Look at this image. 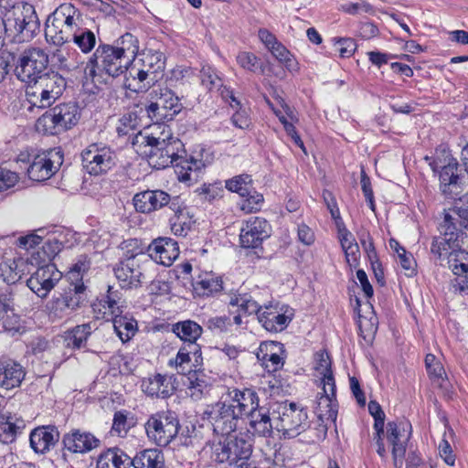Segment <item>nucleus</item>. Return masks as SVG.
<instances>
[{"label": "nucleus", "mask_w": 468, "mask_h": 468, "mask_svg": "<svg viewBox=\"0 0 468 468\" xmlns=\"http://www.w3.org/2000/svg\"><path fill=\"white\" fill-rule=\"evenodd\" d=\"M194 289L200 295L210 296L223 289V282L215 274L206 273L195 282Z\"/></svg>", "instance_id": "nucleus-46"}, {"label": "nucleus", "mask_w": 468, "mask_h": 468, "mask_svg": "<svg viewBox=\"0 0 468 468\" xmlns=\"http://www.w3.org/2000/svg\"><path fill=\"white\" fill-rule=\"evenodd\" d=\"M144 428L150 440L158 446H166L178 434L179 420L174 411H158L150 416Z\"/></svg>", "instance_id": "nucleus-12"}, {"label": "nucleus", "mask_w": 468, "mask_h": 468, "mask_svg": "<svg viewBox=\"0 0 468 468\" xmlns=\"http://www.w3.org/2000/svg\"><path fill=\"white\" fill-rule=\"evenodd\" d=\"M179 255L177 243L170 238H159L155 239L148 248V255L152 261L170 266Z\"/></svg>", "instance_id": "nucleus-23"}, {"label": "nucleus", "mask_w": 468, "mask_h": 468, "mask_svg": "<svg viewBox=\"0 0 468 468\" xmlns=\"http://www.w3.org/2000/svg\"><path fill=\"white\" fill-rule=\"evenodd\" d=\"M246 388H229L220 399L204 412L218 435H229L243 422L244 411L239 408L245 405Z\"/></svg>", "instance_id": "nucleus-3"}, {"label": "nucleus", "mask_w": 468, "mask_h": 468, "mask_svg": "<svg viewBox=\"0 0 468 468\" xmlns=\"http://www.w3.org/2000/svg\"><path fill=\"white\" fill-rule=\"evenodd\" d=\"M142 389L151 397L167 398L172 395L174 386L170 377L156 374L143 381Z\"/></svg>", "instance_id": "nucleus-31"}, {"label": "nucleus", "mask_w": 468, "mask_h": 468, "mask_svg": "<svg viewBox=\"0 0 468 468\" xmlns=\"http://www.w3.org/2000/svg\"><path fill=\"white\" fill-rule=\"evenodd\" d=\"M243 199L239 203V207L246 213H252L260 209L261 203L263 202V197L261 194L253 191V188H250V194L245 197H241Z\"/></svg>", "instance_id": "nucleus-54"}, {"label": "nucleus", "mask_w": 468, "mask_h": 468, "mask_svg": "<svg viewBox=\"0 0 468 468\" xmlns=\"http://www.w3.org/2000/svg\"><path fill=\"white\" fill-rule=\"evenodd\" d=\"M170 224L172 231L178 236H186L191 227L183 208L176 210L174 217L170 218Z\"/></svg>", "instance_id": "nucleus-52"}, {"label": "nucleus", "mask_w": 468, "mask_h": 468, "mask_svg": "<svg viewBox=\"0 0 468 468\" xmlns=\"http://www.w3.org/2000/svg\"><path fill=\"white\" fill-rule=\"evenodd\" d=\"M29 272V263L22 257L6 260L0 263V277L7 284L18 282Z\"/></svg>", "instance_id": "nucleus-30"}, {"label": "nucleus", "mask_w": 468, "mask_h": 468, "mask_svg": "<svg viewBox=\"0 0 468 468\" xmlns=\"http://www.w3.org/2000/svg\"><path fill=\"white\" fill-rule=\"evenodd\" d=\"M153 265L144 253H139L122 261L114 268V274L122 288H137L152 277L149 269Z\"/></svg>", "instance_id": "nucleus-10"}, {"label": "nucleus", "mask_w": 468, "mask_h": 468, "mask_svg": "<svg viewBox=\"0 0 468 468\" xmlns=\"http://www.w3.org/2000/svg\"><path fill=\"white\" fill-rule=\"evenodd\" d=\"M271 235V226L266 219L259 217L250 218L241 229L239 240L244 248H258Z\"/></svg>", "instance_id": "nucleus-20"}, {"label": "nucleus", "mask_w": 468, "mask_h": 468, "mask_svg": "<svg viewBox=\"0 0 468 468\" xmlns=\"http://www.w3.org/2000/svg\"><path fill=\"white\" fill-rule=\"evenodd\" d=\"M468 252L463 250H453L447 257L448 268L453 274L461 277L465 271H468Z\"/></svg>", "instance_id": "nucleus-48"}, {"label": "nucleus", "mask_w": 468, "mask_h": 468, "mask_svg": "<svg viewBox=\"0 0 468 468\" xmlns=\"http://www.w3.org/2000/svg\"><path fill=\"white\" fill-rule=\"evenodd\" d=\"M147 74L149 80L154 83L165 69V56L161 51L149 49L142 54V58L136 61Z\"/></svg>", "instance_id": "nucleus-32"}, {"label": "nucleus", "mask_w": 468, "mask_h": 468, "mask_svg": "<svg viewBox=\"0 0 468 468\" xmlns=\"http://www.w3.org/2000/svg\"><path fill=\"white\" fill-rule=\"evenodd\" d=\"M53 13L60 19L65 20L68 27H72L74 30L80 28V13L72 5H61Z\"/></svg>", "instance_id": "nucleus-49"}, {"label": "nucleus", "mask_w": 468, "mask_h": 468, "mask_svg": "<svg viewBox=\"0 0 468 468\" xmlns=\"http://www.w3.org/2000/svg\"><path fill=\"white\" fill-rule=\"evenodd\" d=\"M201 83L209 90H220L222 88V79L218 72L210 67H203L201 69Z\"/></svg>", "instance_id": "nucleus-53"}, {"label": "nucleus", "mask_w": 468, "mask_h": 468, "mask_svg": "<svg viewBox=\"0 0 468 468\" xmlns=\"http://www.w3.org/2000/svg\"><path fill=\"white\" fill-rule=\"evenodd\" d=\"M227 301L229 306L238 307L239 313L243 314H256L261 326L271 333L283 331L294 316V311L289 305L281 303H270L261 306L247 292L231 291L228 293Z\"/></svg>", "instance_id": "nucleus-2"}, {"label": "nucleus", "mask_w": 468, "mask_h": 468, "mask_svg": "<svg viewBox=\"0 0 468 468\" xmlns=\"http://www.w3.org/2000/svg\"><path fill=\"white\" fill-rule=\"evenodd\" d=\"M130 426L127 422V415L124 411H117L114 414L112 433L119 437H124Z\"/></svg>", "instance_id": "nucleus-60"}, {"label": "nucleus", "mask_w": 468, "mask_h": 468, "mask_svg": "<svg viewBox=\"0 0 468 468\" xmlns=\"http://www.w3.org/2000/svg\"><path fill=\"white\" fill-rule=\"evenodd\" d=\"M131 458L120 449H109L97 461V468H128Z\"/></svg>", "instance_id": "nucleus-40"}, {"label": "nucleus", "mask_w": 468, "mask_h": 468, "mask_svg": "<svg viewBox=\"0 0 468 468\" xmlns=\"http://www.w3.org/2000/svg\"><path fill=\"white\" fill-rule=\"evenodd\" d=\"M252 180L249 175H239L226 181V188L231 192L238 193L240 197L250 194Z\"/></svg>", "instance_id": "nucleus-51"}, {"label": "nucleus", "mask_w": 468, "mask_h": 468, "mask_svg": "<svg viewBox=\"0 0 468 468\" xmlns=\"http://www.w3.org/2000/svg\"><path fill=\"white\" fill-rule=\"evenodd\" d=\"M102 301L104 302L103 307H107L112 315L122 314L121 293L118 290H113V287L109 286L107 294Z\"/></svg>", "instance_id": "nucleus-58"}, {"label": "nucleus", "mask_w": 468, "mask_h": 468, "mask_svg": "<svg viewBox=\"0 0 468 468\" xmlns=\"http://www.w3.org/2000/svg\"><path fill=\"white\" fill-rule=\"evenodd\" d=\"M83 169L92 176H100L110 171L116 163L114 151L103 143H94L81 152Z\"/></svg>", "instance_id": "nucleus-14"}, {"label": "nucleus", "mask_w": 468, "mask_h": 468, "mask_svg": "<svg viewBox=\"0 0 468 468\" xmlns=\"http://www.w3.org/2000/svg\"><path fill=\"white\" fill-rule=\"evenodd\" d=\"M19 176L16 173L0 168V192L13 187L18 182Z\"/></svg>", "instance_id": "nucleus-64"}, {"label": "nucleus", "mask_w": 468, "mask_h": 468, "mask_svg": "<svg viewBox=\"0 0 468 468\" xmlns=\"http://www.w3.org/2000/svg\"><path fill=\"white\" fill-rule=\"evenodd\" d=\"M282 346L271 342L261 345V360L269 371H276L283 366V357L280 355Z\"/></svg>", "instance_id": "nucleus-37"}, {"label": "nucleus", "mask_w": 468, "mask_h": 468, "mask_svg": "<svg viewBox=\"0 0 468 468\" xmlns=\"http://www.w3.org/2000/svg\"><path fill=\"white\" fill-rule=\"evenodd\" d=\"M85 286L82 282L70 284L65 293L54 296L46 304V312L51 320L69 316L84 301Z\"/></svg>", "instance_id": "nucleus-16"}, {"label": "nucleus", "mask_w": 468, "mask_h": 468, "mask_svg": "<svg viewBox=\"0 0 468 468\" xmlns=\"http://www.w3.org/2000/svg\"><path fill=\"white\" fill-rule=\"evenodd\" d=\"M100 440L93 434L73 430L63 436L64 449L72 453H86L100 446Z\"/></svg>", "instance_id": "nucleus-24"}, {"label": "nucleus", "mask_w": 468, "mask_h": 468, "mask_svg": "<svg viewBox=\"0 0 468 468\" xmlns=\"http://www.w3.org/2000/svg\"><path fill=\"white\" fill-rule=\"evenodd\" d=\"M238 64L246 70L255 71L259 67V58L250 52H239L237 56Z\"/></svg>", "instance_id": "nucleus-61"}, {"label": "nucleus", "mask_w": 468, "mask_h": 468, "mask_svg": "<svg viewBox=\"0 0 468 468\" xmlns=\"http://www.w3.org/2000/svg\"><path fill=\"white\" fill-rule=\"evenodd\" d=\"M25 377L23 367L14 362L5 361L0 363V387L11 389L20 385Z\"/></svg>", "instance_id": "nucleus-33"}, {"label": "nucleus", "mask_w": 468, "mask_h": 468, "mask_svg": "<svg viewBox=\"0 0 468 468\" xmlns=\"http://www.w3.org/2000/svg\"><path fill=\"white\" fill-rule=\"evenodd\" d=\"M333 41L335 51L341 58L351 57L356 49V42L350 37L334 38Z\"/></svg>", "instance_id": "nucleus-56"}, {"label": "nucleus", "mask_w": 468, "mask_h": 468, "mask_svg": "<svg viewBox=\"0 0 468 468\" xmlns=\"http://www.w3.org/2000/svg\"><path fill=\"white\" fill-rule=\"evenodd\" d=\"M41 250L44 255L42 261L45 262L47 260L50 261L60 251L61 243L56 239H48L44 242Z\"/></svg>", "instance_id": "nucleus-63"}, {"label": "nucleus", "mask_w": 468, "mask_h": 468, "mask_svg": "<svg viewBox=\"0 0 468 468\" xmlns=\"http://www.w3.org/2000/svg\"><path fill=\"white\" fill-rule=\"evenodd\" d=\"M202 352L197 343L186 344L177 352L176 356L169 360L168 365L176 367L177 373L186 374L196 370L202 364Z\"/></svg>", "instance_id": "nucleus-21"}, {"label": "nucleus", "mask_w": 468, "mask_h": 468, "mask_svg": "<svg viewBox=\"0 0 468 468\" xmlns=\"http://www.w3.org/2000/svg\"><path fill=\"white\" fill-rule=\"evenodd\" d=\"M7 35L19 37V40L32 39L40 28V22L35 7L30 4H24L21 7L9 11L5 17Z\"/></svg>", "instance_id": "nucleus-7"}, {"label": "nucleus", "mask_w": 468, "mask_h": 468, "mask_svg": "<svg viewBox=\"0 0 468 468\" xmlns=\"http://www.w3.org/2000/svg\"><path fill=\"white\" fill-rule=\"evenodd\" d=\"M27 84L25 97L26 102L28 104V111L43 110L54 103L37 80Z\"/></svg>", "instance_id": "nucleus-34"}, {"label": "nucleus", "mask_w": 468, "mask_h": 468, "mask_svg": "<svg viewBox=\"0 0 468 468\" xmlns=\"http://www.w3.org/2000/svg\"><path fill=\"white\" fill-rule=\"evenodd\" d=\"M272 414H277L275 429L288 438L296 437L308 427L306 410L295 403H281Z\"/></svg>", "instance_id": "nucleus-13"}, {"label": "nucleus", "mask_w": 468, "mask_h": 468, "mask_svg": "<svg viewBox=\"0 0 468 468\" xmlns=\"http://www.w3.org/2000/svg\"><path fill=\"white\" fill-rule=\"evenodd\" d=\"M368 411L375 420L374 429L376 430L375 439H377V452L378 455L383 458L386 456L387 453L382 438V436L384 435L385 413L382 410L381 406L377 401L374 400L369 401Z\"/></svg>", "instance_id": "nucleus-39"}, {"label": "nucleus", "mask_w": 468, "mask_h": 468, "mask_svg": "<svg viewBox=\"0 0 468 468\" xmlns=\"http://www.w3.org/2000/svg\"><path fill=\"white\" fill-rule=\"evenodd\" d=\"M252 444L242 437L235 436L226 439L216 445L214 450L215 461L227 463L239 468H256L250 460Z\"/></svg>", "instance_id": "nucleus-9"}, {"label": "nucleus", "mask_w": 468, "mask_h": 468, "mask_svg": "<svg viewBox=\"0 0 468 468\" xmlns=\"http://www.w3.org/2000/svg\"><path fill=\"white\" fill-rule=\"evenodd\" d=\"M452 207L444 208V222L449 224L448 229H455L456 218L452 217V212L459 218L468 221V192H464L460 197L452 200Z\"/></svg>", "instance_id": "nucleus-43"}, {"label": "nucleus", "mask_w": 468, "mask_h": 468, "mask_svg": "<svg viewBox=\"0 0 468 468\" xmlns=\"http://www.w3.org/2000/svg\"><path fill=\"white\" fill-rule=\"evenodd\" d=\"M239 408L248 419L249 432L253 436L271 437L276 417H271L269 410L260 405V398L255 390L246 388L245 405Z\"/></svg>", "instance_id": "nucleus-5"}, {"label": "nucleus", "mask_w": 468, "mask_h": 468, "mask_svg": "<svg viewBox=\"0 0 468 468\" xmlns=\"http://www.w3.org/2000/svg\"><path fill=\"white\" fill-rule=\"evenodd\" d=\"M62 273L54 264H46L39 267L27 281V285L37 296L47 297L49 292L61 280Z\"/></svg>", "instance_id": "nucleus-19"}, {"label": "nucleus", "mask_w": 468, "mask_h": 468, "mask_svg": "<svg viewBox=\"0 0 468 468\" xmlns=\"http://www.w3.org/2000/svg\"><path fill=\"white\" fill-rule=\"evenodd\" d=\"M91 332L92 327L90 324L77 325L72 330L67 332L65 338L66 346L72 348L82 347Z\"/></svg>", "instance_id": "nucleus-47"}, {"label": "nucleus", "mask_w": 468, "mask_h": 468, "mask_svg": "<svg viewBox=\"0 0 468 468\" xmlns=\"http://www.w3.org/2000/svg\"><path fill=\"white\" fill-rule=\"evenodd\" d=\"M56 48L51 51V61L58 69L64 71H73L84 64L81 56L69 46L54 45Z\"/></svg>", "instance_id": "nucleus-25"}, {"label": "nucleus", "mask_w": 468, "mask_h": 468, "mask_svg": "<svg viewBox=\"0 0 468 468\" xmlns=\"http://www.w3.org/2000/svg\"><path fill=\"white\" fill-rule=\"evenodd\" d=\"M75 34L76 30L68 27L65 20L60 19L54 13L48 16L45 28V37L48 43L53 45L68 44Z\"/></svg>", "instance_id": "nucleus-26"}, {"label": "nucleus", "mask_w": 468, "mask_h": 468, "mask_svg": "<svg viewBox=\"0 0 468 468\" xmlns=\"http://www.w3.org/2000/svg\"><path fill=\"white\" fill-rule=\"evenodd\" d=\"M339 10L348 15H357L361 12L373 13V6L367 1L361 0L356 3L347 2L339 6Z\"/></svg>", "instance_id": "nucleus-59"}, {"label": "nucleus", "mask_w": 468, "mask_h": 468, "mask_svg": "<svg viewBox=\"0 0 468 468\" xmlns=\"http://www.w3.org/2000/svg\"><path fill=\"white\" fill-rule=\"evenodd\" d=\"M170 195L160 189L142 191L135 194L133 198V206L140 213H151L161 209L170 204Z\"/></svg>", "instance_id": "nucleus-22"}, {"label": "nucleus", "mask_w": 468, "mask_h": 468, "mask_svg": "<svg viewBox=\"0 0 468 468\" xmlns=\"http://www.w3.org/2000/svg\"><path fill=\"white\" fill-rule=\"evenodd\" d=\"M63 163V155L60 151L53 149L42 153L34 157L27 168L30 179L42 182L49 179Z\"/></svg>", "instance_id": "nucleus-18"}, {"label": "nucleus", "mask_w": 468, "mask_h": 468, "mask_svg": "<svg viewBox=\"0 0 468 468\" xmlns=\"http://www.w3.org/2000/svg\"><path fill=\"white\" fill-rule=\"evenodd\" d=\"M443 436L444 439L442 441V444H441L443 454H441V458H443V461L446 464L453 466L455 463L456 456L453 453V450L450 441H453V439H448V437L452 438L454 436L453 430L452 428H448V431H445Z\"/></svg>", "instance_id": "nucleus-55"}, {"label": "nucleus", "mask_w": 468, "mask_h": 468, "mask_svg": "<svg viewBox=\"0 0 468 468\" xmlns=\"http://www.w3.org/2000/svg\"><path fill=\"white\" fill-rule=\"evenodd\" d=\"M48 55L44 49L36 47L26 48L18 57L15 75L25 83H31L46 73Z\"/></svg>", "instance_id": "nucleus-11"}, {"label": "nucleus", "mask_w": 468, "mask_h": 468, "mask_svg": "<svg viewBox=\"0 0 468 468\" xmlns=\"http://www.w3.org/2000/svg\"><path fill=\"white\" fill-rule=\"evenodd\" d=\"M130 465L134 468H165V457L158 449H145L131 458Z\"/></svg>", "instance_id": "nucleus-35"}, {"label": "nucleus", "mask_w": 468, "mask_h": 468, "mask_svg": "<svg viewBox=\"0 0 468 468\" xmlns=\"http://www.w3.org/2000/svg\"><path fill=\"white\" fill-rule=\"evenodd\" d=\"M124 82L123 86L133 92L146 91L152 85L154 84L153 80H149L150 74L144 71L136 60L133 61L124 70Z\"/></svg>", "instance_id": "nucleus-29"}, {"label": "nucleus", "mask_w": 468, "mask_h": 468, "mask_svg": "<svg viewBox=\"0 0 468 468\" xmlns=\"http://www.w3.org/2000/svg\"><path fill=\"white\" fill-rule=\"evenodd\" d=\"M172 332L186 344H192L201 336L203 329L197 323L185 320L172 324Z\"/></svg>", "instance_id": "nucleus-42"}, {"label": "nucleus", "mask_w": 468, "mask_h": 468, "mask_svg": "<svg viewBox=\"0 0 468 468\" xmlns=\"http://www.w3.org/2000/svg\"><path fill=\"white\" fill-rule=\"evenodd\" d=\"M24 427V421L14 417L5 408H0V441L6 443L13 441L17 431Z\"/></svg>", "instance_id": "nucleus-38"}, {"label": "nucleus", "mask_w": 468, "mask_h": 468, "mask_svg": "<svg viewBox=\"0 0 468 468\" xmlns=\"http://www.w3.org/2000/svg\"><path fill=\"white\" fill-rule=\"evenodd\" d=\"M136 142L149 148L144 154L154 168L163 169L174 165L178 180L188 185L197 182L201 176L204 162L186 156L184 144L172 135L168 127L162 126L159 133H140L136 136Z\"/></svg>", "instance_id": "nucleus-1"}, {"label": "nucleus", "mask_w": 468, "mask_h": 468, "mask_svg": "<svg viewBox=\"0 0 468 468\" xmlns=\"http://www.w3.org/2000/svg\"><path fill=\"white\" fill-rule=\"evenodd\" d=\"M411 431V424L406 420L390 421L387 424V440L392 447V456L396 467L402 465Z\"/></svg>", "instance_id": "nucleus-17"}, {"label": "nucleus", "mask_w": 468, "mask_h": 468, "mask_svg": "<svg viewBox=\"0 0 468 468\" xmlns=\"http://www.w3.org/2000/svg\"><path fill=\"white\" fill-rule=\"evenodd\" d=\"M80 119L79 108L74 103L59 104L46 112L36 123L37 130L46 134H56L70 129Z\"/></svg>", "instance_id": "nucleus-8"}, {"label": "nucleus", "mask_w": 468, "mask_h": 468, "mask_svg": "<svg viewBox=\"0 0 468 468\" xmlns=\"http://www.w3.org/2000/svg\"><path fill=\"white\" fill-rule=\"evenodd\" d=\"M322 390L323 392L317 399L315 413L322 422L324 420L335 422L338 407L335 399L336 387L334 385V389L331 390L329 386H322Z\"/></svg>", "instance_id": "nucleus-28"}, {"label": "nucleus", "mask_w": 468, "mask_h": 468, "mask_svg": "<svg viewBox=\"0 0 468 468\" xmlns=\"http://www.w3.org/2000/svg\"><path fill=\"white\" fill-rule=\"evenodd\" d=\"M314 370L321 376L322 386H329L333 390L335 381L331 368V359L326 352L320 351L315 354Z\"/></svg>", "instance_id": "nucleus-44"}, {"label": "nucleus", "mask_w": 468, "mask_h": 468, "mask_svg": "<svg viewBox=\"0 0 468 468\" xmlns=\"http://www.w3.org/2000/svg\"><path fill=\"white\" fill-rule=\"evenodd\" d=\"M112 324L115 333L123 343L132 339L138 331L136 320L127 314L121 315V314H117L113 315Z\"/></svg>", "instance_id": "nucleus-41"}, {"label": "nucleus", "mask_w": 468, "mask_h": 468, "mask_svg": "<svg viewBox=\"0 0 468 468\" xmlns=\"http://www.w3.org/2000/svg\"><path fill=\"white\" fill-rule=\"evenodd\" d=\"M124 61L122 56L111 45H100L95 52L89 58L83 69L87 78L93 79L99 72H104L112 77L124 73L130 65Z\"/></svg>", "instance_id": "nucleus-6"}, {"label": "nucleus", "mask_w": 468, "mask_h": 468, "mask_svg": "<svg viewBox=\"0 0 468 468\" xmlns=\"http://www.w3.org/2000/svg\"><path fill=\"white\" fill-rule=\"evenodd\" d=\"M207 328L214 333H225L231 330L232 322L229 316H213L206 323Z\"/></svg>", "instance_id": "nucleus-57"}, {"label": "nucleus", "mask_w": 468, "mask_h": 468, "mask_svg": "<svg viewBox=\"0 0 468 468\" xmlns=\"http://www.w3.org/2000/svg\"><path fill=\"white\" fill-rule=\"evenodd\" d=\"M270 51L280 62L284 64L286 68H292V55L283 45L277 42L273 47L271 46Z\"/></svg>", "instance_id": "nucleus-62"}, {"label": "nucleus", "mask_w": 468, "mask_h": 468, "mask_svg": "<svg viewBox=\"0 0 468 468\" xmlns=\"http://www.w3.org/2000/svg\"><path fill=\"white\" fill-rule=\"evenodd\" d=\"M112 48L122 56L124 61H129L131 64L135 60L139 51L138 40L130 33L118 38Z\"/></svg>", "instance_id": "nucleus-45"}, {"label": "nucleus", "mask_w": 468, "mask_h": 468, "mask_svg": "<svg viewBox=\"0 0 468 468\" xmlns=\"http://www.w3.org/2000/svg\"><path fill=\"white\" fill-rule=\"evenodd\" d=\"M467 189V173L460 165L452 152L441 150V195L452 201L461 197Z\"/></svg>", "instance_id": "nucleus-4"}, {"label": "nucleus", "mask_w": 468, "mask_h": 468, "mask_svg": "<svg viewBox=\"0 0 468 468\" xmlns=\"http://www.w3.org/2000/svg\"><path fill=\"white\" fill-rule=\"evenodd\" d=\"M59 440V432L54 426H43L33 430L30 433V446L39 453L48 452Z\"/></svg>", "instance_id": "nucleus-27"}, {"label": "nucleus", "mask_w": 468, "mask_h": 468, "mask_svg": "<svg viewBox=\"0 0 468 468\" xmlns=\"http://www.w3.org/2000/svg\"><path fill=\"white\" fill-rule=\"evenodd\" d=\"M71 40L78 46L82 53H90L96 45L95 34L88 28H79L72 36Z\"/></svg>", "instance_id": "nucleus-50"}, {"label": "nucleus", "mask_w": 468, "mask_h": 468, "mask_svg": "<svg viewBox=\"0 0 468 468\" xmlns=\"http://www.w3.org/2000/svg\"><path fill=\"white\" fill-rule=\"evenodd\" d=\"M37 81L54 103L62 95L66 87L65 79L54 71L46 72Z\"/></svg>", "instance_id": "nucleus-36"}, {"label": "nucleus", "mask_w": 468, "mask_h": 468, "mask_svg": "<svg viewBox=\"0 0 468 468\" xmlns=\"http://www.w3.org/2000/svg\"><path fill=\"white\" fill-rule=\"evenodd\" d=\"M150 95L155 101L146 107V112L156 122L172 120L183 109L179 98L166 87L154 90Z\"/></svg>", "instance_id": "nucleus-15"}]
</instances>
